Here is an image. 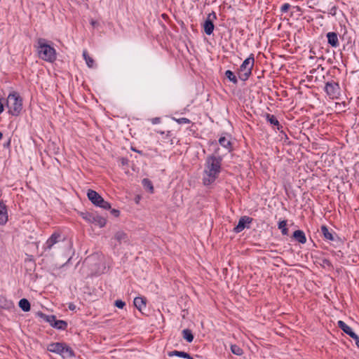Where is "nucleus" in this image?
<instances>
[{
  "label": "nucleus",
  "instance_id": "4468645a",
  "mask_svg": "<svg viewBox=\"0 0 359 359\" xmlns=\"http://www.w3.org/2000/svg\"><path fill=\"white\" fill-rule=\"evenodd\" d=\"M60 355H62L63 358H69L74 356V351L65 343H64Z\"/></svg>",
  "mask_w": 359,
  "mask_h": 359
},
{
  "label": "nucleus",
  "instance_id": "2eb2a0df",
  "mask_svg": "<svg viewBox=\"0 0 359 359\" xmlns=\"http://www.w3.org/2000/svg\"><path fill=\"white\" fill-rule=\"evenodd\" d=\"M63 344L64 343L60 342L51 343L48 344L47 349L50 352L57 353L60 355L61 353V350H62V348Z\"/></svg>",
  "mask_w": 359,
  "mask_h": 359
},
{
  "label": "nucleus",
  "instance_id": "f704fd0d",
  "mask_svg": "<svg viewBox=\"0 0 359 359\" xmlns=\"http://www.w3.org/2000/svg\"><path fill=\"white\" fill-rule=\"evenodd\" d=\"M151 123L153 124H157V123H160V118L156 117V118H152L151 119Z\"/></svg>",
  "mask_w": 359,
  "mask_h": 359
},
{
  "label": "nucleus",
  "instance_id": "dca6fc26",
  "mask_svg": "<svg viewBox=\"0 0 359 359\" xmlns=\"http://www.w3.org/2000/svg\"><path fill=\"white\" fill-rule=\"evenodd\" d=\"M214 27H215L214 24L212 22V20L210 19V15H209L203 24L204 32H205L206 34L210 35L213 32Z\"/></svg>",
  "mask_w": 359,
  "mask_h": 359
},
{
  "label": "nucleus",
  "instance_id": "f03ea898",
  "mask_svg": "<svg viewBox=\"0 0 359 359\" xmlns=\"http://www.w3.org/2000/svg\"><path fill=\"white\" fill-rule=\"evenodd\" d=\"M37 50L40 58L53 62L56 60V52L54 48L46 43L44 39L39 38L37 40Z\"/></svg>",
  "mask_w": 359,
  "mask_h": 359
},
{
  "label": "nucleus",
  "instance_id": "c756f323",
  "mask_svg": "<svg viewBox=\"0 0 359 359\" xmlns=\"http://www.w3.org/2000/svg\"><path fill=\"white\" fill-rule=\"evenodd\" d=\"M115 238L119 242H121L123 241H126L127 239V235L123 231H120L116 232V233L115 234Z\"/></svg>",
  "mask_w": 359,
  "mask_h": 359
},
{
  "label": "nucleus",
  "instance_id": "473e14b6",
  "mask_svg": "<svg viewBox=\"0 0 359 359\" xmlns=\"http://www.w3.org/2000/svg\"><path fill=\"white\" fill-rule=\"evenodd\" d=\"M126 305V303L122 300H116L115 302V306L119 309H123Z\"/></svg>",
  "mask_w": 359,
  "mask_h": 359
},
{
  "label": "nucleus",
  "instance_id": "4be33fe9",
  "mask_svg": "<svg viewBox=\"0 0 359 359\" xmlns=\"http://www.w3.org/2000/svg\"><path fill=\"white\" fill-rule=\"evenodd\" d=\"M19 306L23 311H29L30 310V303L26 299L20 300Z\"/></svg>",
  "mask_w": 359,
  "mask_h": 359
},
{
  "label": "nucleus",
  "instance_id": "1a4fd4ad",
  "mask_svg": "<svg viewBox=\"0 0 359 359\" xmlns=\"http://www.w3.org/2000/svg\"><path fill=\"white\" fill-rule=\"evenodd\" d=\"M252 222V218L248 217V216H243L241 217L239 219L238 223L236 225V226L234 227L233 231L236 233H240L241 232L245 227H248L246 224H250Z\"/></svg>",
  "mask_w": 359,
  "mask_h": 359
},
{
  "label": "nucleus",
  "instance_id": "a878e982",
  "mask_svg": "<svg viewBox=\"0 0 359 359\" xmlns=\"http://www.w3.org/2000/svg\"><path fill=\"white\" fill-rule=\"evenodd\" d=\"M142 185L143 187L149 191L150 193L154 192V187L152 182L147 178H144L142 180Z\"/></svg>",
  "mask_w": 359,
  "mask_h": 359
},
{
  "label": "nucleus",
  "instance_id": "5701e85b",
  "mask_svg": "<svg viewBox=\"0 0 359 359\" xmlns=\"http://www.w3.org/2000/svg\"><path fill=\"white\" fill-rule=\"evenodd\" d=\"M266 118L267 121H269L271 125L277 126L278 129H279L280 123L276 117L274 115H271L269 114H266Z\"/></svg>",
  "mask_w": 359,
  "mask_h": 359
},
{
  "label": "nucleus",
  "instance_id": "aec40b11",
  "mask_svg": "<svg viewBox=\"0 0 359 359\" xmlns=\"http://www.w3.org/2000/svg\"><path fill=\"white\" fill-rule=\"evenodd\" d=\"M320 230H321V232L325 239L329 240V241H334V237H333L332 233L331 232H330V231L328 230V228L326 226H325V225L321 226Z\"/></svg>",
  "mask_w": 359,
  "mask_h": 359
},
{
  "label": "nucleus",
  "instance_id": "c85d7f7f",
  "mask_svg": "<svg viewBox=\"0 0 359 359\" xmlns=\"http://www.w3.org/2000/svg\"><path fill=\"white\" fill-rule=\"evenodd\" d=\"M231 351L236 355H241L243 353V349L236 344L231 346Z\"/></svg>",
  "mask_w": 359,
  "mask_h": 359
},
{
  "label": "nucleus",
  "instance_id": "7ed1b4c3",
  "mask_svg": "<svg viewBox=\"0 0 359 359\" xmlns=\"http://www.w3.org/2000/svg\"><path fill=\"white\" fill-rule=\"evenodd\" d=\"M8 113L13 116H18L22 109V100L18 93H10L6 100Z\"/></svg>",
  "mask_w": 359,
  "mask_h": 359
},
{
  "label": "nucleus",
  "instance_id": "6e6552de",
  "mask_svg": "<svg viewBox=\"0 0 359 359\" xmlns=\"http://www.w3.org/2000/svg\"><path fill=\"white\" fill-rule=\"evenodd\" d=\"M82 217L86 221L95 224L100 227H103L106 224V219L99 215L90 213H82Z\"/></svg>",
  "mask_w": 359,
  "mask_h": 359
},
{
  "label": "nucleus",
  "instance_id": "20e7f679",
  "mask_svg": "<svg viewBox=\"0 0 359 359\" xmlns=\"http://www.w3.org/2000/svg\"><path fill=\"white\" fill-rule=\"evenodd\" d=\"M255 63V59L252 55L246 58L240 66L238 77L242 81H246L252 74V69Z\"/></svg>",
  "mask_w": 359,
  "mask_h": 359
},
{
  "label": "nucleus",
  "instance_id": "6ab92c4d",
  "mask_svg": "<svg viewBox=\"0 0 359 359\" xmlns=\"http://www.w3.org/2000/svg\"><path fill=\"white\" fill-rule=\"evenodd\" d=\"M169 356H179L187 359H194L189 353L184 351H174L168 353Z\"/></svg>",
  "mask_w": 359,
  "mask_h": 359
},
{
  "label": "nucleus",
  "instance_id": "412c9836",
  "mask_svg": "<svg viewBox=\"0 0 359 359\" xmlns=\"http://www.w3.org/2000/svg\"><path fill=\"white\" fill-rule=\"evenodd\" d=\"M219 144L226 149L228 151L231 150V143L229 139H227L225 137H221L219 139Z\"/></svg>",
  "mask_w": 359,
  "mask_h": 359
},
{
  "label": "nucleus",
  "instance_id": "e433bc0d",
  "mask_svg": "<svg viewBox=\"0 0 359 359\" xmlns=\"http://www.w3.org/2000/svg\"><path fill=\"white\" fill-rule=\"evenodd\" d=\"M75 308H76V306H75V305L74 304L71 303V304H69V309L70 310H74Z\"/></svg>",
  "mask_w": 359,
  "mask_h": 359
},
{
  "label": "nucleus",
  "instance_id": "4c0bfd02",
  "mask_svg": "<svg viewBox=\"0 0 359 359\" xmlns=\"http://www.w3.org/2000/svg\"><path fill=\"white\" fill-rule=\"evenodd\" d=\"M353 339L355 341V344L358 346V347L359 348V337L357 335V338Z\"/></svg>",
  "mask_w": 359,
  "mask_h": 359
},
{
  "label": "nucleus",
  "instance_id": "423d86ee",
  "mask_svg": "<svg viewBox=\"0 0 359 359\" xmlns=\"http://www.w3.org/2000/svg\"><path fill=\"white\" fill-rule=\"evenodd\" d=\"M43 319L48 322L50 325L60 330H65L67 327V323L62 320H57L54 315H43Z\"/></svg>",
  "mask_w": 359,
  "mask_h": 359
},
{
  "label": "nucleus",
  "instance_id": "c9c22d12",
  "mask_svg": "<svg viewBox=\"0 0 359 359\" xmlns=\"http://www.w3.org/2000/svg\"><path fill=\"white\" fill-rule=\"evenodd\" d=\"M90 25L93 26V27H96L98 25V22L94 20H90Z\"/></svg>",
  "mask_w": 359,
  "mask_h": 359
},
{
  "label": "nucleus",
  "instance_id": "ddd939ff",
  "mask_svg": "<svg viewBox=\"0 0 359 359\" xmlns=\"http://www.w3.org/2000/svg\"><path fill=\"white\" fill-rule=\"evenodd\" d=\"M327 42L328 43L334 48H337L339 46V39L337 34L335 32H328L327 34Z\"/></svg>",
  "mask_w": 359,
  "mask_h": 359
},
{
  "label": "nucleus",
  "instance_id": "39448f33",
  "mask_svg": "<svg viewBox=\"0 0 359 359\" xmlns=\"http://www.w3.org/2000/svg\"><path fill=\"white\" fill-rule=\"evenodd\" d=\"M88 199L95 205L102 208L104 210H109L111 205L107 201H105L104 198L95 191L89 189L87 193Z\"/></svg>",
  "mask_w": 359,
  "mask_h": 359
},
{
  "label": "nucleus",
  "instance_id": "9b49d317",
  "mask_svg": "<svg viewBox=\"0 0 359 359\" xmlns=\"http://www.w3.org/2000/svg\"><path fill=\"white\" fill-rule=\"evenodd\" d=\"M337 325L340 329H341L346 334H348L352 339L357 338V334L344 321L339 320L337 323Z\"/></svg>",
  "mask_w": 359,
  "mask_h": 359
},
{
  "label": "nucleus",
  "instance_id": "f257e3e1",
  "mask_svg": "<svg viewBox=\"0 0 359 359\" xmlns=\"http://www.w3.org/2000/svg\"><path fill=\"white\" fill-rule=\"evenodd\" d=\"M219 148L216 149L214 154L206 158L203 176L204 185L212 184L221 172L222 157L219 155Z\"/></svg>",
  "mask_w": 359,
  "mask_h": 359
},
{
  "label": "nucleus",
  "instance_id": "b1692460",
  "mask_svg": "<svg viewBox=\"0 0 359 359\" xmlns=\"http://www.w3.org/2000/svg\"><path fill=\"white\" fill-rule=\"evenodd\" d=\"M183 338L188 342H191L194 339V335L191 331L189 329H185L182 331Z\"/></svg>",
  "mask_w": 359,
  "mask_h": 359
},
{
  "label": "nucleus",
  "instance_id": "9d476101",
  "mask_svg": "<svg viewBox=\"0 0 359 359\" xmlns=\"http://www.w3.org/2000/svg\"><path fill=\"white\" fill-rule=\"evenodd\" d=\"M60 237L61 235L59 233L55 232L53 233L51 236L46 242L44 249L50 250L55 244L59 242Z\"/></svg>",
  "mask_w": 359,
  "mask_h": 359
},
{
  "label": "nucleus",
  "instance_id": "393cba45",
  "mask_svg": "<svg viewBox=\"0 0 359 359\" xmlns=\"http://www.w3.org/2000/svg\"><path fill=\"white\" fill-rule=\"evenodd\" d=\"M83 56L84 60H86L87 65L90 68L93 67L94 60L91 57L88 55V52L86 50H83Z\"/></svg>",
  "mask_w": 359,
  "mask_h": 359
},
{
  "label": "nucleus",
  "instance_id": "58836bf2",
  "mask_svg": "<svg viewBox=\"0 0 359 359\" xmlns=\"http://www.w3.org/2000/svg\"><path fill=\"white\" fill-rule=\"evenodd\" d=\"M3 137V133L0 131V140Z\"/></svg>",
  "mask_w": 359,
  "mask_h": 359
},
{
  "label": "nucleus",
  "instance_id": "2f4dec72",
  "mask_svg": "<svg viewBox=\"0 0 359 359\" xmlns=\"http://www.w3.org/2000/svg\"><path fill=\"white\" fill-rule=\"evenodd\" d=\"M290 8V5L287 3L283 4L280 7L281 13H287Z\"/></svg>",
  "mask_w": 359,
  "mask_h": 359
},
{
  "label": "nucleus",
  "instance_id": "f3484780",
  "mask_svg": "<svg viewBox=\"0 0 359 359\" xmlns=\"http://www.w3.org/2000/svg\"><path fill=\"white\" fill-rule=\"evenodd\" d=\"M294 238L300 243H305L306 242V238L305 236V233L302 230H296L293 233Z\"/></svg>",
  "mask_w": 359,
  "mask_h": 359
},
{
  "label": "nucleus",
  "instance_id": "7c9ffc66",
  "mask_svg": "<svg viewBox=\"0 0 359 359\" xmlns=\"http://www.w3.org/2000/svg\"><path fill=\"white\" fill-rule=\"evenodd\" d=\"M174 120L179 124H187L191 122L187 118H174Z\"/></svg>",
  "mask_w": 359,
  "mask_h": 359
},
{
  "label": "nucleus",
  "instance_id": "cd10ccee",
  "mask_svg": "<svg viewBox=\"0 0 359 359\" xmlns=\"http://www.w3.org/2000/svg\"><path fill=\"white\" fill-rule=\"evenodd\" d=\"M287 226V221L283 220L278 222V229L281 230L283 235H287L288 229Z\"/></svg>",
  "mask_w": 359,
  "mask_h": 359
},
{
  "label": "nucleus",
  "instance_id": "f8f14e48",
  "mask_svg": "<svg viewBox=\"0 0 359 359\" xmlns=\"http://www.w3.org/2000/svg\"><path fill=\"white\" fill-rule=\"evenodd\" d=\"M8 221L7 207L0 201V225H4Z\"/></svg>",
  "mask_w": 359,
  "mask_h": 359
},
{
  "label": "nucleus",
  "instance_id": "0eeeda50",
  "mask_svg": "<svg viewBox=\"0 0 359 359\" xmlns=\"http://www.w3.org/2000/svg\"><path fill=\"white\" fill-rule=\"evenodd\" d=\"M325 91L331 99H337L340 95V87L338 83L332 81L327 82Z\"/></svg>",
  "mask_w": 359,
  "mask_h": 359
},
{
  "label": "nucleus",
  "instance_id": "bb28decb",
  "mask_svg": "<svg viewBox=\"0 0 359 359\" xmlns=\"http://www.w3.org/2000/svg\"><path fill=\"white\" fill-rule=\"evenodd\" d=\"M225 76L229 81H231L234 84L238 83V79H237L236 76L234 75L233 72H231V70H226L225 72Z\"/></svg>",
  "mask_w": 359,
  "mask_h": 359
},
{
  "label": "nucleus",
  "instance_id": "72a5a7b5",
  "mask_svg": "<svg viewBox=\"0 0 359 359\" xmlns=\"http://www.w3.org/2000/svg\"><path fill=\"white\" fill-rule=\"evenodd\" d=\"M111 213L114 216V217H118L119 216V210H116V209H112L111 210Z\"/></svg>",
  "mask_w": 359,
  "mask_h": 359
},
{
  "label": "nucleus",
  "instance_id": "a211bd4d",
  "mask_svg": "<svg viewBox=\"0 0 359 359\" xmlns=\"http://www.w3.org/2000/svg\"><path fill=\"white\" fill-rule=\"evenodd\" d=\"M134 305L139 310L142 311V307L146 306V299L142 297H137L134 299Z\"/></svg>",
  "mask_w": 359,
  "mask_h": 359
}]
</instances>
